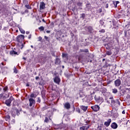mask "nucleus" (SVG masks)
<instances>
[{
  "instance_id": "f257e3e1",
  "label": "nucleus",
  "mask_w": 130,
  "mask_h": 130,
  "mask_svg": "<svg viewBox=\"0 0 130 130\" xmlns=\"http://www.w3.org/2000/svg\"><path fill=\"white\" fill-rule=\"evenodd\" d=\"M13 100H14L13 96L10 97L9 100L6 101L5 104H6L7 106H11V103H12Z\"/></svg>"
},
{
  "instance_id": "f03ea898",
  "label": "nucleus",
  "mask_w": 130,
  "mask_h": 130,
  "mask_svg": "<svg viewBox=\"0 0 130 130\" xmlns=\"http://www.w3.org/2000/svg\"><path fill=\"white\" fill-rule=\"evenodd\" d=\"M24 35H19L17 37V41H18V42H22V41L24 40Z\"/></svg>"
},
{
  "instance_id": "7ed1b4c3",
  "label": "nucleus",
  "mask_w": 130,
  "mask_h": 130,
  "mask_svg": "<svg viewBox=\"0 0 130 130\" xmlns=\"http://www.w3.org/2000/svg\"><path fill=\"white\" fill-rule=\"evenodd\" d=\"M45 9V3L44 2H41L40 4V10L42 11Z\"/></svg>"
},
{
  "instance_id": "20e7f679",
  "label": "nucleus",
  "mask_w": 130,
  "mask_h": 130,
  "mask_svg": "<svg viewBox=\"0 0 130 130\" xmlns=\"http://www.w3.org/2000/svg\"><path fill=\"white\" fill-rule=\"evenodd\" d=\"M91 108L92 109V110H93V111H95V112L98 111V110L100 109V107H99V106L98 105H94L93 106H92Z\"/></svg>"
},
{
  "instance_id": "39448f33",
  "label": "nucleus",
  "mask_w": 130,
  "mask_h": 130,
  "mask_svg": "<svg viewBox=\"0 0 130 130\" xmlns=\"http://www.w3.org/2000/svg\"><path fill=\"white\" fill-rule=\"evenodd\" d=\"M29 106L31 107V106H33L34 104H35V100L33 99L32 98H30L29 99Z\"/></svg>"
},
{
  "instance_id": "423d86ee",
  "label": "nucleus",
  "mask_w": 130,
  "mask_h": 130,
  "mask_svg": "<svg viewBox=\"0 0 130 130\" xmlns=\"http://www.w3.org/2000/svg\"><path fill=\"white\" fill-rule=\"evenodd\" d=\"M1 70L3 73H7L8 71V67L5 66H1Z\"/></svg>"
},
{
  "instance_id": "0eeeda50",
  "label": "nucleus",
  "mask_w": 130,
  "mask_h": 130,
  "mask_svg": "<svg viewBox=\"0 0 130 130\" xmlns=\"http://www.w3.org/2000/svg\"><path fill=\"white\" fill-rule=\"evenodd\" d=\"M54 81L55 82V83H56V84H58V85L59 84V82H60V79L58 77L56 76L54 78Z\"/></svg>"
},
{
  "instance_id": "6e6552de",
  "label": "nucleus",
  "mask_w": 130,
  "mask_h": 130,
  "mask_svg": "<svg viewBox=\"0 0 130 130\" xmlns=\"http://www.w3.org/2000/svg\"><path fill=\"white\" fill-rule=\"evenodd\" d=\"M64 107L66 109H70L71 108V105L69 103L64 104Z\"/></svg>"
},
{
  "instance_id": "1a4fd4ad",
  "label": "nucleus",
  "mask_w": 130,
  "mask_h": 130,
  "mask_svg": "<svg viewBox=\"0 0 130 130\" xmlns=\"http://www.w3.org/2000/svg\"><path fill=\"white\" fill-rule=\"evenodd\" d=\"M115 84L116 86L117 87L120 86V84H121V82H120V80L117 79L115 81Z\"/></svg>"
},
{
  "instance_id": "9d476101",
  "label": "nucleus",
  "mask_w": 130,
  "mask_h": 130,
  "mask_svg": "<svg viewBox=\"0 0 130 130\" xmlns=\"http://www.w3.org/2000/svg\"><path fill=\"white\" fill-rule=\"evenodd\" d=\"M10 55H12V56H15V55H16V54L18 55V53L13 50L10 52Z\"/></svg>"
},
{
  "instance_id": "9b49d317",
  "label": "nucleus",
  "mask_w": 130,
  "mask_h": 130,
  "mask_svg": "<svg viewBox=\"0 0 130 130\" xmlns=\"http://www.w3.org/2000/svg\"><path fill=\"white\" fill-rule=\"evenodd\" d=\"M110 122H111V119H109L108 121L105 122L104 124L106 125V126H109V124H110Z\"/></svg>"
},
{
  "instance_id": "f8f14e48",
  "label": "nucleus",
  "mask_w": 130,
  "mask_h": 130,
  "mask_svg": "<svg viewBox=\"0 0 130 130\" xmlns=\"http://www.w3.org/2000/svg\"><path fill=\"white\" fill-rule=\"evenodd\" d=\"M55 63V64H59V63H60V59L59 58H56Z\"/></svg>"
},
{
  "instance_id": "ddd939ff",
  "label": "nucleus",
  "mask_w": 130,
  "mask_h": 130,
  "mask_svg": "<svg viewBox=\"0 0 130 130\" xmlns=\"http://www.w3.org/2000/svg\"><path fill=\"white\" fill-rule=\"evenodd\" d=\"M82 109L83 111H86L87 109H88V106H82Z\"/></svg>"
},
{
  "instance_id": "4468645a",
  "label": "nucleus",
  "mask_w": 130,
  "mask_h": 130,
  "mask_svg": "<svg viewBox=\"0 0 130 130\" xmlns=\"http://www.w3.org/2000/svg\"><path fill=\"white\" fill-rule=\"evenodd\" d=\"M111 126L113 128H116L117 127V124H116L115 123H114L112 124Z\"/></svg>"
},
{
  "instance_id": "2eb2a0df",
  "label": "nucleus",
  "mask_w": 130,
  "mask_h": 130,
  "mask_svg": "<svg viewBox=\"0 0 130 130\" xmlns=\"http://www.w3.org/2000/svg\"><path fill=\"white\" fill-rule=\"evenodd\" d=\"M62 57H63L64 58H66V59H68V54H66V53H62Z\"/></svg>"
},
{
  "instance_id": "dca6fc26",
  "label": "nucleus",
  "mask_w": 130,
  "mask_h": 130,
  "mask_svg": "<svg viewBox=\"0 0 130 130\" xmlns=\"http://www.w3.org/2000/svg\"><path fill=\"white\" fill-rule=\"evenodd\" d=\"M39 30H40V31H44V27L40 26V27H39Z\"/></svg>"
},
{
  "instance_id": "f3484780",
  "label": "nucleus",
  "mask_w": 130,
  "mask_h": 130,
  "mask_svg": "<svg viewBox=\"0 0 130 130\" xmlns=\"http://www.w3.org/2000/svg\"><path fill=\"white\" fill-rule=\"evenodd\" d=\"M19 30L22 34H25V30L22 28H19Z\"/></svg>"
},
{
  "instance_id": "a211bd4d",
  "label": "nucleus",
  "mask_w": 130,
  "mask_h": 130,
  "mask_svg": "<svg viewBox=\"0 0 130 130\" xmlns=\"http://www.w3.org/2000/svg\"><path fill=\"white\" fill-rule=\"evenodd\" d=\"M14 73H15V74H17L18 73V70L16 68V67H14Z\"/></svg>"
},
{
  "instance_id": "6ab92c4d",
  "label": "nucleus",
  "mask_w": 130,
  "mask_h": 130,
  "mask_svg": "<svg viewBox=\"0 0 130 130\" xmlns=\"http://www.w3.org/2000/svg\"><path fill=\"white\" fill-rule=\"evenodd\" d=\"M82 52L88 53V52H89V51L88 50V49H84V50H82Z\"/></svg>"
},
{
  "instance_id": "aec40b11",
  "label": "nucleus",
  "mask_w": 130,
  "mask_h": 130,
  "mask_svg": "<svg viewBox=\"0 0 130 130\" xmlns=\"http://www.w3.org/2000/svg\"><path fill=\"white\" fill-rule=\"evenodd\" d=\"M10 118H11V117L9 115H7L6 116V120H9Z\"/></svg>"
},
{
  "instance_id": "412c9836",
  "label": "nucleus",
  "mask_w": 130,
  "mask_h": 130,
  "mask_svg": "<svg viewBox=\"0 0 130 130\" xmlns=\"http://www.w3.org/2000/svg\"><path fill=\"white\" fill-rule=\"evenodd\" d=\"M82 129L85 130V129H88V126H83L82 127Z\"/></svg>"
},
{
  "instance_id": "4be33fe9",
  "label": "nucleus",
  "mask_w": 130,
  "mask_h": 130,
  "mask_svg": "<svg viewBox=\"0 0 130 130\" xmlns=\"http://www.w3.org/2000/svg\"><path fill=\"white\" fill-rule=\"evenodd\" d=\"M106 54H107V55H111L112 53H111V52H110V51H107V52H106Z\"/></svg>"
},
{
  "instance_id": "5701e85b",
  "label": "nucleus",
  "mask_w": 130,
  "mask_h": 130,
  "mask_svg": "<svg viewBox=\"0 0 130 130\" xmlns=\"http://www.w3.org/2000/svg\"><path fill=\"white\" fill-rule=\"evenodd\" d=\"M30 97H31V98H35V94H34V93H32L30 94Z\"/></svg>"
},
{
  "instance_id": "b1692460",
  "label": "nucleus",
  "mask_w": 130,
  "mask_h": 130,
  "mask_svg": "<svg viewBox=\"0 0 130 130\" xmlns=\"http://www.w3.org/2000/svg\"><path fill=\"white\" fill-rule=\"evenodd\" d=\"M4 92L8 91V87L7 86H6L4 88Z\"/></svg>"
},
{
  "instance_id": "393cba45",
  "label": "nucleus",
  "mask_w": 130,
  "mask_h": 130,
  "mask_svg": "<svg viewBox=\"0 0 130 130\" xmlns=\"http://www.w3.org/2000/svg\"><path fill=\"white\" fill-rule=\"evenodd\" d=\"M25 7H26L27 9H31V7L29 5H26Z\"/></svg>"
},
{
  "instance_id": "a878e982",
  "label": "nucleus",
  "mask_w": 130,
  "mask_h": 130,
  "mask_svg": "<svg viewBox=\"0 0 130 130\" xmlns=\"http://www.w3.org/2000/svg\"><path fill=\"white\" fill-rule=\"evenodd\" d=\"M44 121H45V122H48V121H49L48 118L46 117Z\"/></svg>"
},
{
  "instance_id": "bb28decb",
  "label": "nucleus",
  "mask_w": 130,
  "mask_h": 130,
  "mask_svg": "<svg viewBox=\"0 0 130 130\" xmlns=\"http://www.w3.org/2000/svg\"><path fill=\"white\" fill-rule=\"evenodd\" d=\"M117 92V89H113V93H116Z\"/></svg>"
},
{
  "instance_id": "cd10ccee",
  "label": "nucleus",
  "mask_w": 130,
  "mask_h": 130,
  "mask_svg": "<svg viewBox=\"0 0 130 130\" xmlns=\"http://www.w3.org/2000/svg\"><path fill=\"white\" fill-rule=\"evenodd\" d=\"M58 127L57 128L58 129H61V124H59L58 125Z\"/></svg>"
},
{
  "instance_id": "c85d7f7f",
  "label": "nucleus",
  "mask_w": 130,
  "mask_h": 130,
  "mask_svg": "<svg viewBox=\"0 0 130 130\" xmlns=\"http://www.w3.org/2000/svg\"><path fill=\"white\" fill-rule=\"evenodd\" d=\"M100 32H101L102 33H104V32H105V30L101 29V30H100Z\"/></svg>"
},
{
  "instance_id": "c756f323",
  "label": "nucleus",
  "mask_w": 130,
  "mask_h": 130,
  "mask_svg": "<svg viewBox=\"0 0 130 130\" xmlns=\"http://www.w3.org/2000/svg\"><path fill=\"white\" fill-rule=\"evenodd\" d=\"M100 23H101V25L104 24V22L103 21V20H100Z\"/></svg>"
},
{
  "instance_id": "7c9ffc66",
  "label": "nucleus",
  "mask_w": 130,
  "mask_h": 130,
  "mask_svg": "<svg viewBox=\"0 0 130 130\" xmlns=\"http://www.w3.org/2000/svg\"><path fill=\"white\" fill-rule=\"evenodd\" d=\"M38 40H39V41H41V40H42V38H41V37H39L38 38Z\"/></svg>"
},
{
  "instance_id": "2f4dec72",
  "label": "nucleus",
  "mask_w": 130,
  "mask_h": 130,
  "mask_svg": "<svg viewBox=\"0 0 130 130\" xmlns=\"http://www.w3.org/2000/svg\"><path fill=\"white\" fill-rule=\"evenodd\" d=\"M115 3H116L115 8H116L117 7V4H119V2L116 1Z\"/></svg>"
},
{
  "instance_id": "473e14b6",
  "label": "nucleus",
  "mask_w": 130,
  "mask_h": 130,
  "mask_svg": "<svg viewBox=\"0 0 130 130\" xmlns=\"http://www.w3.org/2000/svg\"><path fill=\"white\" fill-rule=\"evenodd\" d=\"M37 102H38L39 103H40L41 102L40 98H38Z\"/></svg>"
},
{
  "instance_id": "72a5a7b5",
  "label": "nucleus",
  "mask_w": 130,
  "mask_h": 130,
  "mask_svg": "<svg viewBox=\"0 0 130 130\" xmlns=\"http://www.w3.org/2000/svg\"><path fill=\"white\" fill-rule=\"evenodd\" d=\"M76 111L77 112H78V113H80V109H76Z\"/></svg>"
},
{
  "instance_id": "f704fd0d",
  "label": "nucleus",
  "mask_w": 130,
  "mask_h": 130,
  "mask_svg": "<svg viewBox=\"0 0 130 130\" xmlns=\"http://www.w3.org/2000/svg\"><path fill=\"white\" fill-rule=\"evenodd\" d=\"M110 99L111 100V103H113V102H114V101L112 100L113 99V98H110Z\"/></svg>"
},
{
  "instance_id": "c9c22d12",
  "label": "nucleus",
  "mask_w": 130,
  "mask_h": 130,
  "mask_svg": "<svg viewBox=\"0 0 130 130\" xmlns=\"http://www.w3.org/2000/svg\"><path fill=\"white\" fill-rule=\"evenodd\" d=\"M28 39H31V35L28 36Z\"/></svg>"
},
{
  "instance_id": "e433bc0d",
  "label": "nucleus",
  "mask_w": 130,
  "mask_h": 130,
  "mask_svg": "<svg viewBox=\"0 0 130 130\" xmlns=\"http://www.w3.org/2000/svg\"><path fill=\"white\" fill-rule=\"evenodd\" d=\"M38 79H39V77L37 76V77H36V80H38Z\"/></svg>"
},
{
  "instance_id": "4c0bfd02",
  "label": "nucleus",
  "mask_w": 130,
  "mask_h": 130,
  "mask_svg": "<svg viewBox=\"0 0 130 130\" xmlns=\"http://www.w3.org/2000/svg\"><path fill=\"white\" fill-rule=\"evenodd\" d=\"M122 114H125V112L124 111H123L122 112Z\"/></svg>"
},
{
  "instance_id": "58836bf2",
  "label": "nucleus",
  "mask_w": 130,
  "mask_h": 130,
  "mask_svg": "<svg viewBox=\"0 0 130 130\" xmlns=\"http://www.w3.org/2000/svg\"><path fill=\"white\" fill-rule=\"evenodd\" d=\"M26 87H29L30 86L28 83H27L26 85Z\"/></svg>"
},
{
  "instance_id": "ea45409f",
  "label": "nucleus",
  "mask_w": 130,
  "mask_h": 130,
  "mask_svg": "<svg viewBox=\"0 0 130 130\" xmlns=\"http://www.w3.org/2000/svg\"><path fill=\"white\" fill-rule=\"evenodd\" d=\"M84 17H85V14H83L82 15V17L84 18Z\"/></svg>"
},
{
  "instance_id": "a19ab883",
  "label": "nucleus",
  "mask_w": 130,
  "mask_h": 130,
  "mask_svg": "<svg viewBox=\"0 0 130 130\" xmlns=\"http://www.w3.org/2000/svg\"><path fill=\"white\" fill-rule=\"evenodd\" d=\"M29 31H26V34H27V35H28V34H29Z\"/></svg>"
},
{
  "instance_id": "79ce46f5",
  "label": "nucleus",
  "mask_w": 130,
  "mask_h": 130,
  "mask_svg": "<svg viewBox=\"0 0 130 130\" xmlns=\"http://www.w3.org/2000/svg\"><path fill=\"white\" fill-rule=\"evenodd\" d=\"M23 59H24V60H26L27 59V58L25 57H23Z\"/></svg>"
},
{
  "instance_id": "37998d69",
  "label": "nucleus",
  "mask_w": 130,
  "mask_h": 130,
  "mask_svg": "<svg viewBox=\"0 0 130 130\" xmlns=\"http://www.w3.org/2000/svg\"><path fill=\"white\" fill-rule=\"evenodd\" d=\"M46 32H47V33H50V31H49V30H47Z\"/></svg>"
},
{
  "instance_id": "c03bdc74",
  "label": "nucleus",
  "mask_w": 130,
  "mask_h": 130,
  "mask_svg": "<svg viewBox=\"0 0 130 130\" xmlns=\"http://www.w3.org/2000/svg\"><path fill=\"white\" fill-rule=\"evenodd\" d=\"M2 66H3V67H4V66H5L6 64H5V63H4L3 62H2Z\"/></svg>"
},
{
  "instance_id": "a18cd8bd",
  "label": "nucleus",
  "mask_w": 130,
  "mask_h": 130,
  "mask_svg": "<svg viewBox=\"0 0 130 130\" xmlns=\"http://www.w3.org/2000/svg\"><path fill=\"white\" fill-rule=\"evenodd\" d=\"M114 5L115 6H116V2H114Z\"/></svg>"
},
{
  "instance_id": "49530a36",
  "label": "nucleus",
  "mask_w": 130,
  "mask_h": 130,
  "mask_svg": "<svg viewBox=\"0 0 130 130\" xmlns=\"http://www.w3.org/2000/svg\"><path fill=\"white\" fill-rule=\"evenodd\" d=\"M43 22H44V23H45V20L44 19H42Z\"/></svg>"
},
{
  "instance_id": "de8ad7c7",
  "label": "nucleus",
  "mask_w": 130,
  "mask_h": 130,
  "mask_svg": "<svg viewBox=\"0 0 130 130\" xmlns=\"http://www.w3.org/2000/svg\"><path fill=\"white\" fill-rule=\"evenodd\" d=\"M13 122H15V120L14 119L12 120Z\"/></svg>"
},
{
  "instance_id": "09e8293b",
  "label": "nucleus",
  "mask_w": 130,
  "mask_h": 130,
  "mask_svg": "<svg viewBox=\"0 0 130 130\" xmlns=\"http://www.w3.org/2000/svg\"><path fill=\"white\" fill-rule=\"evenodd\" d=\"M106 8H108V4H107Z\"/></svg>"
},
{
  "instance_id": "8fccbe9b",
  "label": "nucleus",
  "mask_w": 130,
  "mask_h": 130,
  "mask_svg": "<svg viewBox=\"0 0 130 130\" xmlns=\"http://www.w3.org/2000/svg\"><path fill=\"white\" fill-rule=\"evenodd\" d=\"M2 91V87L0 86V91Z\"/></svg>"
},
{
  "instance_id": "3c124183",
  "label": "nucleus",
  "mask_w": 130,
  "mask_h": 130,
  "mask_svg": "<svg viewBox=\"0 0 130 130\" xmlns=\"http://www.w3.org/2000/svg\"><path fill=\"white\" fill-rule=\"evenodd\" d=\"M62 69H64V66H63L62 67Z\"/></svg>"
},
{
  "instance_id": "603ef678",
  "label": "nucleus",
  "mask_w": 130,
  "mask_h": 130,
  "mask_svg": "<svg viewBox=\"0 0 130 130\" xmlns=\"http://www.w3.org/2000/svg\"><path fill=\"white\" fill-rule=\"evenodd\" d=\"M30 47H31V48H33V46H30Z\"/></svg>"
},
{
  "instance_id": "864d4df0",
  "label": "nucleus",
  "mask_w": 130,
  "mask_h": 130,
  "mask_svg": "<svg viewBox=\"0 0 130 130\" xmlns=\"http://www.w3.org/2000/svg\"><path fill=\"white\" fill-rule=\"evenodd\" d=\"M89 62H92V60H90Z\"/></svg>"
},
{
  "instance_id": "5fc2aeb1",
  "label": "nucleus",
  "mask_w": 130,
  "mask_h": 130,
  "mask_svg": "<svg viewBox=\"0 0 130 130\" xmlns=\"http://www.w3.org/2000/svg\"><path fill=\"white\" fill-rule=\"evenodd\" d=\"M1 97H2V96H3V94H0Z\"/></svg>"
},
{
  "instance_id": "6e6d98bb",
  "label": "nucleus",
  "mask_w": 130,
  "mask_h": 130,
  "mask_svg": "<svg viewBox=\"0 0 130 130\" xmlns=\"http://www.w3.org/2000/svg\"><path fill=\"white\" fill-rule=\"evenodd\" d=\"M103 60H105V59H103Z\"/></svg>"
},
{
  "instance_id": "4d7b16f0",
  "label": "nucleus",
  "mask_w": 130,
  "mask_h": 130,
  "mask_svg": "<svg viewBox=\"0 0 130 130\" xmlns=\"http://www.w3.org/2000/svg\"><path fill=\"white\" fill-rule=\"evenodd\" d=\"M25 2H26V0H24Z\"/></svg>"
},
{
  "instance_id": "13d9d810",
  "label": "nucleus",
  "mask_w": 130,
  "mask_h": 130,
  "mask_svg": "<svg viewBox=\"0 0 130 130\" xmlns=\"http://www.w3.org/2000/svg\"><path fill=\"white\" fill-rule=\"evenodd\" d=\"M0 29H2V27H0Z\"/></svg>"
},
{
  "instance_id": "bf43d9fd",
  "label": "nucleus",
  "mask_w": 130,
  "mask_h": 130,
  "mask_svg": "<svg viewBox=\"0 0 130 130\" xmlns=\"http://www.w3.org/2000/svg\"><path fill=\"white\" fill-rule=\"evenodd\" d=\"M82 58H84V57H82Z\"/></svg>"
},
{
  "instance_id": "052dcab7",
  "label": "nucleus",
  "mask_w": 130,
  "mask_h": 130,
  "mask_svg": "<svg viewBox=\"0 0 130 130\" xmlns=\"http://www.w3.org/2000/svg\"><path fill=\"white\" fill-rule=\"evenodd\" d=\"M35 75H36V73H35Z\"/></svg>"
}]
</instances>
